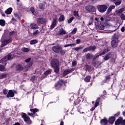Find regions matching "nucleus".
I'll return each mask as SVG.
<instances>
[{
	"instance_id": "obj_1",
	"label": "nucleus",
	"mask_w": 125,
	"mask_h": 125,
	"mask_svg": "<svg viewBox=\"0 0 125 125\" xmlns=\"http://www.w3.org/2000/svg\"><path fill=\"white\" fill-rule=\"evenodd\" d=\"M51 65L54 70L55 73H58L59 72V61L57 59L53 60L51 62Z\"/></svg>"
},
{
	"instance_id": "obj_2",
	"label": "nucleus",
	"mask_w": 125,
	"mask_h": 125,
	"mask_svg": "<svg viewBox=\"0 0 125 125\" xmlns=\"http://www.w3.org/2000/svg\"><path fill=\"white\" fill-rule=\"evenodd\" d=\"M14 57H15V52H13L11 54H9L7 56L5 57L0 60V63H2V64H3L4 63L5 65L7 64L6 62L7 60H12Z\"/></svg>"
},
{
	"instance_id": "obj_3",
	"label": "nucleus",
	"mask_w": 125,
	"mask_h": 125,
	"mask_svg": "<svg viewBox=\"0 0 125 125\" xmlns=\"http://www.w3.org/2000/svg\"><path fill=\"white\" fill-rule=\"evenodd\" d=\"M21 116L26 124H28V125H31L32 124V121L30 119V117L27 116L26 113H22Z\"/></svg>"
},
{
	"instance_id": "obj_4",
	"label": "nucleus",
	"mask_w": 125,
	"mask_h": 125,
	"mask_svg": "<svg viewBox=\"0 0 125 125\" xmlns=\"http://www.w3.org/2000/svg\"><path fill=\"white\" fill-rule=\"evenodd\" d=\"M97 8L98 9V10L99 11V12L103 13L104 12H105L106 10H107L108 6L106 5H99L97 7Z\"/></svg>"
},
{
	"instance_id": "obj_5",
	"label": "nucleus",
	"mask_w": 125,
	"mask_h": 125,
	"mask_svg": "<svg viewBox=\"0 0 125 125\" xmlns=\"http://www.w3.org/2000/svg\"><path fill=\"white\" fill-rule=\"evenodd\" d=\"M112 40V41L111 42V45L112 47H113V48L117 47L118 45H119V40H118V38L113 37Z\"/></svg>"
},
{
	"instance_id": "obj_6",
	"label": "nucleus",
	"mask_w": 125,
	"mask_h": 125,
	"mask_svg": "<svg viewBox=\"0 0 125 125\" xmlns=\"http://www.w3.org/2000/svg\"><path fill=\"white\" fill-rule=\"evenodd\" d=\"M63 84H64V80H61V81H59L58 83H56L55 88L56 89H59L60 88L62 87Z\"/></svg>"
},
{
	"instance_id": "obj_7",
	"label": "nucleus",
	"mask_w": 125,
	"mask_h": 125,
	"mask_svg": "<svg viewBox=\"0 0 125 125\" xmlns=\"http://www.w3.org/2000/svg\"><path fill=\"white\" fill-rule=\"evenodd\" d=\"M61 49H62V48L59 45H56L52 47V50L56 53H59Z\"/></svg>"
},
{
	"instance_id": "obj_8",
	"label": "nucleus",
	"mask_w": 125,
	"mask_h": 125,
	"mask_svg": "<svg viewBox=\"0 0 125 125\" xmlns=\"http://www.w3.org/2000/svg\"><path fill=\"white\" fill-rule=\"evenodd\" d=\"M115 125H125V120H123V118H121L118 119L115 123Z\"/></svg>"
},
{
	"instance_id": "obj_9",
	"label": "nucleus",
	"mask_w": 125,
	"mask_h": 125,
	"mask_svg": "<svg viewBox=\"0 0 125 125\" xmlns=\"http://www.w3.org/2000/svg\"><path fill=\"white\" fill-rule=\"evenodd\" d=\"M85 9L88 12H95V8L93 6L88 5L85 7Z\"/></svg>"
},
{
	"instance_id": "obj_10",
	"label": "nucleus",
	"mask_w": 125,
	"mask_h": 125,
	"mask_svg": "<svg viewBox=\"0 0 125 125\" xmlns=\"http://www.w3.org/2000/svg\"><path fill=\"white\" fill-rule=\"evenodd\" d=\"M11 41H12V39H11V38H10L9 39L4 40L2 42V44L0 46L1 47H3V46L6 45V44H7V43H9V42H11Z\"/></svg>"
},
{
	"instance_id": "obj_11",
	"label": "nucleus",
	"mask_w": 125,
	"mask_h": 125,
	"mask_svg": "<svg viewBox=\"0 0 125 125\" xmlns=\"http://www.w3.org/2000/svg\"><path fill=\"white\" fill-rule=\"evenodd\" d=\"M15 92H16V91L14 90H10L6 95L7 97H14V93H15Z\"/></svg>"
},
{
	"instance_id": "obj_12",
	"label": "nucleus",
	"mask_w": 125,
	"mask_h": 125,
	"mask_svg": "<svg viewBox=\"0 0 125 125\" xmlns=\"http://www.w3.org/2000/svg\"><path fill=\"white\" fill-rule=\"evenodd\" d=\"M109 51V50L108 49H105L102 53H100L99 54H96L95 56V58H98L99 56H101L102 55H104V54H105V53H107Z\"/></svg>"
},
{
	"instance_id": "obj_13",
	"label": "nucleus",
	"mask_w": 125,
	"mask_h": 125,
	"mask_svg": "<svg viewBox=\"0 0 125 125\" xmlns=\"http://www.w3.org/2000/svg\"><path fill=\"white\" fill-rule=\"evenodd\" d=\"M51 72H52V70H51V69L47 70L45 71V72L44 73V74H42V78L43 79H44V78H45L46 76L50 75V74H51Z\"/></svg>"
},
{
	"instance_id": "obj_14",
	"label": "nucleus",
	"mask_w": 125,
	"mask_h": 125,
	"mask_svg": "<svg viewBox=\"0 0 125 125\" xmlns=\"http://www.w3.org/2000/svg\"><path fill=\"white\" fill-rule=\"evenodd\" d=\"M46 19H43L42 18H38L37 19V22H39L41 24H44V23L46 22Z\"/></svg>"
},
{
	"instance_id": "obj_15",
	"label": "nucleus",
	"mask_w": 125,
	"mask_h": 125,
	"mask_svg": "<svg viewBox=\"0 0 125 125\" xmlns=\"http://www.w3.org/2000/svg\"><path fill=\"white\" fill-rule=\"evenodd\" d=\"M75 69L74 68H71L69 69H67L64 71L63 72V76H66V75H68V74H70V73H72L73 71Z\"/></svg>"
},
{
	"instance_id": "obj_16",
	"label": "nucleus",
	"mask_w": 125,
	"mask_h": 125,
	"mask_svg": "<svg viewBox=\"0 0 125 125\" xmlns=\"http://www.w3.org/2000/svg\"><path fill=\"white\" fill-rule=\"evenodd\" d=\"M3 65H4V66L0 64V71L1 72H6V71H7V69H6V68H5V66H6V65H5L4 64V62H3Z\"/></svg>"
},
{
	"instance_id": "obj_17",
	"label": "nucleus",
	"mask_w": 125,
	"mask_h": 125,
	"mask_svg": "<svg viewBox=\"0 0 125 125\" xmlns=\"http://www.w3.org/2000/svg\"><path fill=\"white\" fill-rule=\"evenodd\" d=\"M57 23V19H55L53 20V22L51 25V29L52 30L56 26V24Z\"/></svg>"
},
{
	"instance_id": "obj_18",
	"label": "nucleus",
	"mask_w": 125,
	"mask_h": 125,
	"mask_svg": "<svg viewBox=\"0 0 125 125\" xmlns=\"http://www.w3.org/2000/svg\"><path fill=\"white\" fill-rule=\"evenodd\" d=\"M66 31L63 28H60L58 31V35H65Z\"/></svg>"
},
{
	"instance_id": "obj_19",
	"label": "nucleus",
	"mask_w": 125,
	"mask_h": 125,
	"mask_svg": "<svg viewBox=\"0 0 125 125\" xmlns=\"http://www.w3.org/2000/svg\"><path fill=\"white\" fill-rule=\"evenodd\" d=\"M30 26L33 30H37V29H39V26L35 23H31L30 24Z\"/></svg>"
},
{
	"instance_id": "obj_20",
	"label": "nucleus",
	"mask_w": 125,
	"mask_h": 125,
	"mask_svg": "<svg viewBox=\"0 0 125 125\" xmlns=\"http://www.w3.org/2000/svg\"><path fill=\"white\" fill-rule=\"evenodd\" d=\"M115 121H116V118L114 116H112L109 119V124H114Z\"/></svg>"
},
{
	"instance_id": "obj_21",
	"label": "nucleus",
	"mask_w": 125,
	"mask_h": 125,
	"mask_svg": "<svg viewBox=\"0 0 125 125\" xmlns=\"http://www.w3.org/2000/svg\"><path fill=\"white\" fill-rule=\"evenodd\" d=\"M7 77V74L6 73H3L0 74V80H2V79H5Z\"/></svg>"
},
{
	"instance_id": "obj_22",
	"label": "nucleus",
	"mask_w": 125,
	"mask_h": 125,
	"mask_svg": "<svg viewBox=\"0 0 125 125\" xmlns=\"http://www.w3.org/2000/svg\"><path fill=\"white\" fill-rule=\"evenodd\" d=\"M16 69L17 71H22L23 70V66L21 64H18L16 66Z\"/></svg>"
},
{
	"instance_id": "obj_23",
	"label": "nucleus",
	"mask_w": 125,
	"mask_h": 125,
	"mask_svg": "<svg viewBox=\"0 0 125 125\" xmlns=\"http://www.w3.org/2000/svg\"><path fill=\"white\" fill-rule=\"evenodd\" d=\"M12 10H13L12 8L10 7L5 11V13H6V14H11V13L12 12Z\"/></svg>"
},
{
	"instance_id": "obj_24",
	"label": "nucleus",
	"mask_w": 125,
	"mask_h": 125,
	"mask_svg": "<svg viewBox=\"0 0 125 125\" xmlns=\"http://www.w3.org/2000/svg\"><path fill=\"white\" fill-rule=\"evenodd\" d=\"M86 59L90 60V59H92V58H93V55H92L90 53H88L86 55Z\"/></svg>"
},
{
	"instance_id": "obj_25",
	"label": "nucleus",
	"mask_w": 125,
	"mask_h": 125,
	"mask_svg": "<svg viewBox=\"0 0 125 125\" xmlns=\"http://www.w3.org/2000/svg\"><path fill=\"white\" fill-rule=\"evenodd\" d=\"M108 123V121L106 118H104L101 121V125H107Z\"/></svg>"
},
{
	"instance_id": "obj_26",
	"label": "nucleus",
	"mask_w": 125,
	"mask_h": 125,
	"mask_svg": "<svg viewBox=\"0 0 125 125\" xmlns=\"http://www.w3.org/2000/svg\"><path fill=\"white\" fill-rule=\"evenodd\" d=\"M104 28H105L106 29H108L110 28L111 26H112V24H111V23L109 22H105L104 23Z\"/></svg>"
},
{
	"instance_id": "obj_27",
	"label": "nucleus",
	"mask_w": 125,
	"mask_h": 125,
	"mask_svg": "<svg viewBox=\"0 0 125 125\" xmlns=\"http://www.w3.org/2000/svg\"><path fill=\"white\" fill-rule=\"evenodd\" d=\"M38 41L37 39L33 40L30 41V44H36V43H38Z\"/></svg>"
},
{
	"instance_id": "obj_28",
	"label": "nucleus",
	"mask_w": 125,
	"mask_h": 125,
	"mask_svg": "<svg viewBox=\"0 0 125 125\" xmlns=\"http://www.w3.org/2000/svg\"><path fill=\"white\" fill-rule=\"evenodd\" d=\"M64 20H65V17L64 15H62L59 18V22H62V21H64Z\"/></svg>"
},
{
	"instance_id": "obj_29",
	"label": "nucleus",
	"mask_w": 125,
	"mask_h": 125,
	"mask_svg": "<svg viewBox=\"0 0 125 125\" xmlns=\"http://www.w3.org/2000/svg\"><path fill=\"white\" fill-rule=\"evenodd\" d=\"M114 3L116 6L120 5L122 3V0H115Z\"/></svg>"
},
{
	"instance_id": "obj_30",
	"label": "nucleus",
	"mask_w": 125,
	"mask_h": 125,
	"mask_svg": "<svg viewBox=\"0 0 125 125\" xmlns=\"http://www.w3.org/2000/svg\"><path fill=\"white\" fill-rule=\"evenodd\" d=\"M124 11H125V8H121L119 10H117L116 11V13H117V14H120L122 13V12H124Z\"/></svg>"
},
{
	"instance_id": "obj_31",
	"label": "nucleus",
	"mask_w": 125,
	"mask_h": 125,
	"mask_svg": "<svg viewBox=\"0 0 125 125\" xmlns=\"http://www.w3.org/2000/svg\"><path fill=\"white\" fill-rule=\"evenodd\" d=\"M110 57H111V54H108L104 57V60H105V61H107V60H109V59H110Z\"/></svg>"
},
{
	"instance_id": "obj_32",
	"label": "nucleus",
	"mask_w": 125,
	"mask_h": 125,
	"mask_svg": "<svg viewBox=\"0 0 125 125\" xmlns=\"http://www.w3.org/2000/svg\"><path fill=\"white\" fill-rule=\"evenodd\" d=\"M0 25L1 26H5V21L4 20H0Z\"/></svg>"
},
{
	"instance_id": "obj_33",
	"label": "nucleus",
	"mask_w": 125,
	"mask_h": 125,
	"mask_svg": "<svg viewBox=\"0 0 125 125\" xmlns=\"http://www.w3.org/2000/svg\"><path fill=\"white\" fill-rule=\"evenodd\" d=\"M30 111L32 112L33 114H35L37 112H39V109L37 108L31 109Z\"/></svg>"
},
{
	"instance_id": "obj_34",
	"label": "nucleus",
	"mask_w": 125,
	"mask_h": 125,
	"mask_svg": "<svg viewBox=\"0 0 125 125\" xmlns=\"http://www.w3.org/2000/svg\"><path fill=\"white\" fill-rule=\"evenodd\" d=\"M98 28L99 29V30H104L105 28V26L104 25H98Z\"/></svg>"
},
{
	"instance_id": "obj_35",
	"label": "nucleus",
	"mask_w": 125,
	"mask_h": 125,
	"mask_svg": "<svg viewBox=\"0 0 125 125\" xmlns=\"http://www.w3.org/2000/svg\"><path fill=\"white\" fill-rule=\"evenodd\" d=\"M90 76H87L86 78H85L84 81L86 82V83H88L90 82Z\"/></svg>"
},
{
	"instance_id": "obj_36",
	"label": "nucleus",
	"mask_w": 125,
	"mask_h": 125,
	"mask_svg": "<svg viewBox=\"0 0 125 125\" xmlns=\"http://www.w3.org/2000/svg\"><path fill=\"white\" fill-rule=\"evenodd\" d=\"M83 47L79 46V47H75L73 48V49L76 51H78V50H80V49H83Z\"/></svg>"
},
{
	"instance_id": "obj_37",
	"label": "nucleus",
	"mask_w": 125,
	"mask_h": 125,
	"mask_svg": "<svg viewBox=\"0 0 125 125\" xmlns=\"http://www.w3.org/2000/svg\"><path fill=\"white\" fill-rule=\"evenodd\" d=\"M39 34H40V31L39 30H35L33 33V36H38Z\"/></svg>"
},
{
	"instance_id": "obj_38",
	"label": "nucleus",
	"mask_w": 125,
	"mask_h": 125,
	"mask_svg": "<svg viewBox=\"0 0 125 125\" xmlns=\"http://www.w3.org/2000/svg\"><path fill=\"white\" fill-rule=\"evenodd\" d=\"M21 51L23 52H29V49L28 48L24 47L21 48Z\"/></svg>"
},
{
	"instance_id": "obj_39",
	"label": "nucleus",
	"mask_w": 125,
	"mask_h": 125,
	"mask_svg": "<svg viewBox=\"0 0 125 125\" xmlns=\"http://www.w3.org/2000/svg\"><path fill=\"white\" fill-rule=\"evenodd\" d=\"M90 48V51H94V50H95V49H96V47H95V46H90L89 47Z\"/></svg>"
},
{
	"instance_id": "obj_40",
	"label": "nucleus",
	"mask_w": 125,
	"mask_h": 125,
	"mask_svg": "<svg viewBox=\"0 0 125 125\" xmlns=\"http://www.w3.org/2000/svg\"><path fill=\"white\" fill-rule=\"evenodd\" d=\"M85 68L86 69V71H89L91 69V67L88 65H86L85 66Z\"/></svg>"
},
{
	"instance_id": "obj_41",
	"label": "nucleus",
	"mask_w": 125,
	"mask_h": 125,
	"mask_svg": "<svg viewBox=\"0 0 125 125\" xmlns=\"http://www.w3.org/2000/svg\"><path fill=\"white\" fill-rule=\"evenodd\" d=\"M77 28H74V29L72 31L71 34H72V35H75L77 33Z\"/></svg>"
},
{
	"instance_id": "obj_42",
	"label": "nucleus",
	"mask_w": 125,
	"mask_h": 125,
	"mask_svg": "<svg viewBox=\"0 0 125 125\" xmlns=\"http://www.w3.org/2000/svg\"><path fill=\"white\" fill-rule=\"evenodd\" d=\"M39 8L40 9H44V5H43V4L41 3L39 4Z\"/></svg>"
},
{
	"instance_id": "obj_43",
	"label": "nucleus",
	"mask_w": 125,
	"mask_h": 125,
	"mask_svg": "<svg viewBox=\"0 0 125 125\" xmlns=\"http://www.w3.org/2000/svg\"><path fill=\"white\" fill-rule=\"evenodd\" d=\"M84 52H87V51H90L89 47L84 48L83 50Z\"/></svg>"
},
{
	"instance_id": "obj_44",
	"label": "nucleus",
	"mask_w": 125,
	"mask_h": 125,
	"mask_svg": "<svg viewBox=\"0 0 125 125\" xmlns=\"http://www.w3.org/2000/svg\"><path fill=\"white\" fill-rule=\"evenodd\" d=\"M73 20H74V17H72L70 18L68 20V23L69 24H70V23H72Z\"/></svg>"
},
{
	"instance_id": "obj_45",
	"label": "nucleus",
	"mask_w": 125,
	"mask_h": 125,
	"mask_svg": "<svg viewBox=\"0 0 125 125\" xmlns=\"http://www.w3.org/2000/svg\"><path fill=\"white\" fill-rule=\"evenodd\" d=\"M73 15H74V16H75L76 17L79 16V13H78V11H74L73 12Z\"/></svg>"
},
{
	"instance_id": "obj_46",
	"label": "nucleus",
	"mask_w": 125,
	"mask_h": 125,
	"mask_svg": "<svg viewBox=\"0 0 125 125\" xmlns=\"http://www.w3.org/2000/svg\"><path fill=\"white\" fill-rule=\"evenodd\" d=\"M10 36H14V35H15V32L14 31H11L9 33Z\"/></svg>"
},
{
	"instance_id": "obj_47",
	"label": "nucleus",
	"mask_w": 125,
	"mask_h": 125,
	"mask_svg": "<svg viewBox=\"0 0 125 125\" xmlns=\"http://www.w3.org/2000/svg\"><path fill=\"white\" fill-rule=\"evenodd\" d=\"M121 18L123 20H125V14H121Z\"/></svg>"
},
{
	"instance_id": "obj_48",
	"label": "nucleus",
	"mask_w": 125,
	"mask_h": 125,
	"mask_svg": "<svg viewBox=\"0 0 125 125\" xmlns=\"http://www.w3.org/2000/svg\"><path fill=\"white\" fill-rule=\"evenodd\" d=\"M98 105H99V102L98 100H97L95 104V107H96H96H97Z\"/></svg>"
},
{
	"instance_id": "obj_49",
	"label": "nucleus",
	"mask_w": 125,
	"mask_h": 125,
	"mask_svg": "<svg viewBox=\"0 0 125 125\" xmlns=\"http://www.w3.org/2000/svg\"><path fill=\"white\" fill-rule=\"evenodd\" d=\"M110 17H106L105 18V21H106L107 22H108V21H110Z\"/></svg>"
},
{
	"instance_id": "obj_50",
	"label": "nucleus",
	"mask_w": 125,
	"mask_h": 125,
	"mask_svg": "<svg viewBox=\"0 0 125 125\" xmlns=\"http://www.w3.org/2000/svg\"><path fill=\"white\" fill-rule=\"evenodd\" d=\"M30 10L31 11L32 13L34 14V12H35V9L34 7H31Z\"/></svg>"
},
{
	"instance_id": "obj_51",
	"label": "nucleus",
	"mask_w": 125,
	"mask_h": 125,
	"mask_svg": "<svg viewBox=\"0 0 125 125\" xmlns=\"http://www.w3.org/2000/svg\"><path fill=\"white\" fill-rule=\"evenodd\" d=\"M73 45H74V44H68L64 45V47H68V46H73Z\"/></svg>"
},
{
	"instance_id": "obj_52",
	"label": "nucleus",
	"mask_w": 125,
	"mask_h": 125,
	"mask_svg": "<svg viewBox=\"0 0 125 125\" xmlns=\"http://www.w3.org/2000/svg\"><path fill=\"white\" fill-rule=\"evenodd\" d=\"M3 94H5V95H6L7 94V89H4L3 90Z\"/></svg>"
},
{
	"instance_id": "obj_53",
	"label": "nucleus",
	"mask_w": 125,
	"mask_h": 125,
	"mask_svg": "<svg viewBox=\"0 0 125 125\" xmlns=\"http://www.w3.org/2000/svg\"><path fill=\"white\" fill-rule=\"evenodd\" d=\"M76 65H77V62H72V65L73 67H75Z\"/></svg>"
},
{
	"instance_id": "obj_54",
	"label": "nucleus",
	"mask_w": 125,
	"mask_h": 125,
	"mask_svg": "<svg viewBox=\"0 0 125 125\" xmlns=\"http://www.w3.org/2000/svg\"><path fill=\"white\" fill-rule=\"evenodd\" d=\"M81 43V40L80 39H77L76 40V43L77 44H79V43Z\"/></svg>"
},
{
	"instance_id": "obj_55",
	"label": "nucleus",
	"mask_w": 125,
	"mask_h": 125,
	"mask_svg": "<svg viewBox=\"0 0 125 125\" xmlns=\"http://www.w3.org/2000/svg\"><path fill=\"white\" fill-rule=\"evenodd\" d=\"M120 112H118L117 113L115 114L114 115V117L116 118V117H119V116H120Z\"/></svg>"
},
{
	"instance_id": "obj_56",
	"label": "nucleus",
	"mask_w": 125,
	"mask_h": 125,
	"mask_svg": "<svg viewBox=\"0 0 125 125\" xmlns=\"http://www.w3.org/2000/svg\"><path fill=\"white\" fill-rule=\"evenodd\" d=\"M14 16L17 18V19H19V16L17 14H14Z\"/></svg>"
},
{
	"instance_id": "obj_57",
	"label": "nucleus",
	"mask_w": 125,
	"mask_h": 125,
	"mask_svg": "<svg viewBox=\"0 0 125 125\" xmlns=\"http://www.w3.org/2000/svg\"><path fill=\"white\" fill-rule=\"evenodd\" d=\"M30 61H31V58H28V59L25 60V62H26V63H29V62Z\"/></svg>"
},
{
	"instance_id": "obj_58",
	"label": "nucleus",
	"mask_w": 125,
	"mask_h": 125,
	"mask_svg": "<svg viewBox=\"0 0 125 125\" xmlns=\"http://www.w3.org/2000/svg\"><path fill=\"white\" fill-rule=\"evenodd\" d=\"M112 9L110 7H109L108 9H107V12L109 13L110 11H112Z\"/></svg>"
},
{
	"instance_id": "obj_59",
	"label": "nucleus",
	"mask_w": 125,
	"mask_h": 125,
	"mask_svg": "<svg viewBox=\"0 0 125 125\" xmlns=\"http://www.w3.org/2000/svg\"><path fill=\"white\" fill-rule=\"evenodd\" d=\"M121 32H125V26H123L122 28H121Z\"/></svg>"
},
{
	"instance_id": "obj_60",
	"label": "nucleus",
	"mask_w": 125,
	"mask_h": 125,
	"mask_svg": "<svg viewBox=\"0 0 125 125\" xmlns=\"http://www.w3.org/2000/svg\"><path fill=\"white\" fill-rule=\"evenodd\" d=\"M35 79H36V76H33L31 77L32 81H35Z\"/></svg>"
},
{
	"instance_id": "obj_61",
	"label": "nucleus",
	"mask_w": 125,
	"mask_h": 125,
	"mask_svg": "<svg viewBox=\"0 0 125 125\" xmlns=\"http://www.w3.org/2000/svg\"><path fill=\"white\" fill-rule=\"evenodd\" d=\"M27 114H28V116H30V117H34V115L30 112H28Z\"/></svg>"
},
{
	"instance_id": "obj_62",
	"label": "nucleus",
	"mask_w": 125,
	"mask_h": 125,
	"mask_svg": "<svg viewBox=\"0 0 125 125\" xmlns=\"http://www.w3.org/2000/svg\"><path fill=\"white\" fill-rule=\"evenodd\" d=\"M109 7H110L111 9H114L115 6V5H111Z\"/></svg>"
},
{
	"instance_id": "obj_63",
	"label": "nucleus",
	"mask_w": 125,
	"mask_h": 125,
	"mask_svg": "<svg viewBox=\"0 0 125 125\" xmlns=\"http://www.w3.org/2000/svg\"><path fill=\"white\" fill-rule=\"evenodd\" d=\"M100 20L101 21H105V18L101 17Z\"/></svg>"
},
{
	"instance_id": "obj_64",
	"label": "nucleus",
	"mask_w": 125,
	"mask_h": 125,
	"mask_svg": "<svg viewBox=\"0 0 125 125\" xmlns=\"http://www.w3.org/2000/svg\"><path fill=\"white\" fill-rule=\"evenodd\" d=\"M105 79H106V80H109V79H110V75H108V76H107L105 77Z\"/></svg>"
}]
</instances>
